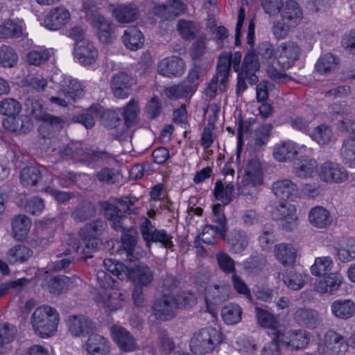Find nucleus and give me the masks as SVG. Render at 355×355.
Returning a JSON list of instances; mask_svg holds the SVG:
<instances>
[{
    "label": "nucleus",
    "mask_w": 355,
    "mask_h": 355,
    "mask_svg": "<svg viewBox=\"0 0 355 355\" xmlns=\"http://www.w3.org/2000/svg\"><path fill=\"white\" fill-rule=\"evenodd\" d=\"M105 223L103 220L97 219L87 223L79 231V235L82 239V243L76 238L69 236L67 240V248L65 250H60L57 257L67 256L72 252L85 254L84 260L92 257L87 254L91 250H95L98 243V236L105 230Z\"/></svg>",
    "instance_id": "obj_1"
},
{
    "label": "nucleus",
    "mask_w": 355,
    "mask_h": 355,
    "mask_svg": "<svg viewBox=\"0 0 355 355\" xmlns=\"http://www.w3.org/2000/svg\"><path fill=\"white\" fill-rule=\"evenodd\" d=\"M227 53L230 60V66L233 64V69L238 72V81L236 85V93L240 94L247 89L246 80L250 85L256 84L259 78L256 72L259 71L260 64L258 55L254 51H249L244 57L241 70L239 71V65L241 61L242 54L236 51L233 55L227 52L223 53L220 55Z\"/></svg>",
    "instance_id": "obj_2"
},
{
    "label": "nucleus",
    "mask_w": 355,
    "mask_h": 355,
    "mask_svg": "<svg viewBox=\"0 0 355 355\" xmlns=\"http://www.w3.org/2000/svg\"><path fill=\"white\" fill-rule=\"evenodd\" d=\"M137 200V197L130 195L117 200L119 207L112 204L107 205L105 207V216L112 229L115 231L123 232L132 228V218L123 213L136 214L137 208L135 202Z\"/></svg>",
    "instance_id": "obj_3"
},
{
    "label": "nucleus",
    "mask_w": 355,
    "mask_h": 355,
    "mask_svg": "<svg viewBox=\"0 0 355 355\" xmlns=\"http://www.w3.org/2000/svg\"><path fill=\"white\" fill-rule=\"evenodd\" d=\"M59 313L50 306L37 307L31 317V323L35 333L41 338L54 335L59 323Z\"/></svg>",
    "instance_id": "obj_4"
},
{
    "label": "nucleus",
    "mask_w": 355,
    "mask_h": 355,
    "mask_svg": "<svg viewBox=\"0 0 355 355\" xmlns=\"http://www.w3.org/2000/svg\"><path fill=\"white\" fill-rule=\"evenodd\" d=\"M223 340V334L213 327H205L194 334L190 340L191 352L196 355H205L214 351Z\"/></svg>",
    "instance_id": "obj_5"
},
{
    "label": "nucleus",
    "mask_w": 355,
    "mask_h": 355,
    "mask_svg": "<svg viewBox=\"0 0 355 355\" xmlns=\"http://www.w3.org/2000/svg\"><path fill=\"white\" fill-rule=\"evenodd\" d=\"M87 21L96 29V35L101 42L112 44L116 38L114 26L112 21L106 18L96 6L86 11Z\"/></svg>",
    "instance_id": "obj_6"
},
{
    "label": "nucleus",
    "mask_w": 355,
    "mask_h": 355,
    "mask_svg": "<svg viewBox=\"0 0 355 355\" xmlns=\"http://www.w3.org/2000/svg\"><path fill=\"white\" fill-rule=\"evenodd\" d=\"M230 73V60L227 53L218 57L216 72L209 82L205 89V94L210 99L214 98L218 89L220 92H225L229 81Z\"/></svg>",
    "instance_id": "obj_7"
},
{
    "label": "nucleus",
    "mask_w": 355,
    "mask_h": 355,
    "mask_svg": "<svg viewBox=\"0 0 355 355\" xmlns=\"http://www.w3.org/2000/svg\"><path fill=\"white\" fill-rule=\"evenodd\" d=\"M139 228L142 238L148 248L153 243H159L162 246L167 249H172L174 246L172 241L173 236L168 234L165 230L155 228L148 218H144Z\"/></svg>",
    "instance_id": "obj_8"
},
{
    "label": "nucleus",
    "mask_w": 355,
    "mask_h": 355,
    "mask_svg": "<svg viewBox=\"0 0 355 355\" xmlns=\"http://www.w3.org/2000/svg\"><path fill=\"white\" fill-rule=\"evenodd\" d=\"M180 309V302L175 295H162L153 304V312L157 320H168L173 318Z\"/></svg>",
    "instance_id": "obj_9"
},
{
    "label": "nucleus",
    "mask_w": 355,
    "mask_h": 355,
    "mask_svg": "<svg viewBox=\"0 0 355 355\" xmlns=\"http://www.w3.org/2000/svg\"><path fill=\"white\" fill-rule=\"evenodd\" d=\"M280 343L287 349L294 351L304 348L309 343V333L304 329L289 330L284 333L275 331Z\"/></svg>",
    "instance_id": "obj_10"
},
{
    "label": "nucleus",
    "mask_w": 355,
    "mask_h": 355,
    "mask_svg": "<svg viewBox=\"0 0 355 355\" xmlns=\"http://www.w3.org/2000/svg\"><path fill=\"white\" fill-rule=\"evenodd\" d=\"M20 113L10 112V114H6V112H3L5 115L3 120V128L12 132H28L33 127L31 115L34 112L28 114Z\"/></svg>",
    "instance_id": "obj_11"
},
{
    "label": "nucleus",
    "mask_w": 355,
    "mask_h": 355,
    "mask_svg": "<svg viewBox=\"0 0 355 355\" xmlns=\"http://www.w3.org/2000/svg\"><path fill=\"white\" fill-rule=\"evenodd\" d=\"M135 84V78L128 70L120 71L114 73L110 80V87L114 96L119 98H127Z\"/></svg>",
    "instance_id": "obj_12"
},
{
    "label": "nucleus",
    "mask_w": 355,
    "mask_h": 355,
    "mask_svg": "<svg viewBox=\"0 0 355 355\" xmlns=\"http://www.w3.org/2000/svg\"><path fill=\"white\" fill-rule=\"evenodd\" d=\"M347 345L345 338L334 331H329L324 342L318 346V352L324 355H344Z\"/></svg>",
    "instance_id": "obj_13"
},
{
    "label": "nucleus",
    "mask_w": 355,
    "mask_h": 355,
    "mask_svg": "<svg viewBox=\"0 0 355 355\" xmlns=\"http://www.w3.org/2000/svg\"><path fill=\"white\" fill-rule=\"evenodd\" d=\"M58 154L61 157L71 159H78L84 154L92 155L97 159H107L110 157L109 153L106 151L94 150L90 148H84L80 141H71L59 150Z\"/></svg>",
    "instance_id": "obj_14"
},
{
    "label": "nucleus",
    "mask_w": 355,
    "mask_h": 355,
    "mask_svg": "<svg viewBox=\"0 0 355 355\" xmlns=\"http://www.w3.org/2000/svg\"><path fill=\"white\" fill-rule=\"evenodd\" d=\"M66 324L69 332L74 337H85L96 329L95 323L85 315H70Z\"/></svg>",
    "instance_id": "obj_15"
},
{
    "label": "nucleus",
    "mask_w": 355,
    "mask_h": 355,
    "mask_svg": "<svg viewBox=\"0 0 355 355\" xmlns=\"http://www.w3.org/2000/svg\"><path fill=\"white\" fill-rule=\"evenodd\" d=\"M319 177L326 182L341 183L348 179L347 171L340 164L332 162H326L319 169Z\"/></svg>",
    "instance_id": "obj_16"
},
{
    "label": "nucleus",
    "mask_w": 355,
    "mask_h": 355,
    "mask_svg": "<svg viewBox=\"0 0 355 355\" xmlns=\"http://www.w3.org/2000/svg\"><path fill=\"white\" fill-rule=\"evenodd\" d=\"M279 55L277 62L283 70L292 67L299 59L301 53L300 46L291 41L282 43L279 46Z\"/></svg>",
    "instance_id": "obj_17"
},
{
    "label": "nucleus",
    "mask_w": 355,
    "mask_h": 355,
    "mask_svg": "<svg viewBox=\"0 0 355 355\" xmlns=\"http://www.w3.org/2000/svg\"><path fill=\"white\" fill-rule=\"evenodd\" d=\"M35 117L42 122L38 128V132L44 139L51 138L55 132L60 131L63 127V121L60 117L53 116L48 112H39Z\"/></svg>",
    "instance_id": "obj_18"
},
{
    "label": "nucleus",
    "mask_w": 355,
    "mask_h": 355,
    "mask_svg": "<svg viewBox=\"0 0 355 355\" xmlns=\"http://www.w3.org/2000/svg\"><path fill=\"white\" fill-rule=\"evenodd\" d=\"M157 71L160 75L168 78L179 77L185 71V62L178 56L165 58L158 64Z\"/></svg>",
    "instance_id": "obj_19"
},
{
    "label": "nucleus",
    "mask_w": 355,
    "mask_h": 355,
    "mask_svg": "<svg viewBox=\"0 0 355 355\" xmlns=\"http://www.w3.org/2000/svg\"><path fill=\"white\" fill-rule=\"evenodd\" d=\"M110 331L114 341L121 350L129 352L137 349L136 339L125 328L114 325L111 327Z\"/></svg>",
    "instance_id": "obj_20"
},
{
    "label": "nucleus",
    "mask_w": 355,
    "mask_h": 355,
    "mask_svg": "<svg viewBox=\"0 0 355 355\" xmlns=\"http://www.w3.org/2000/svg\"><path fill=\"white\" fill-rule=\"evenodd\" d=\"M230 287L227 285L214 284L209 286L205 293V302L210 313L214 310V306L225 302L229 297Z\"/></svg>",
    "instance_id": "obj_21"
},
{
    "label": "nucleus",
    "mask_w": 355,
    "mask_h": 355,
    "mask_svg": "<svg viewBox=\"0 0 355 355\" xmlns=\"http://www.w3.org/2000/svg\"><path fill=\"white\" fill-rule=\"evenodd\" d=\"M74 55L81 64L91 65L98 58V51L90 41H78L75 44Z\"/></svg>",
    "instance_id": "obj_22"
},
{
    "label": "nucleus",
    "mask_w": 355,
    "mask_h": 355,
    "mask_svg": "<svg viewBox=\"0 0 355 355\" xmlns=\"http://www.w3.org/2000/svg\"><path fill=\"white\" fill-rule=\"evenodd\" d=\"M295 209L287 202H279L277 205L271 206L270 210L272 219L275 220H285L287 225H284L286 230H291L295 226L296 216H295Z\"/></svg>",
    "instance_id": "obj_23"
},
{
    "label": "nucleus",
    "mask_w": 355,
    "mask_h": 355,
    "mask_svg": "<svg viewBox=\"0 0 355 355\" xmlns=\"http://www.w3.org/2000/svg\"><path fill=\"white\" fill-rule=\"evenodd\" d=\"M282 21L288 26L295 27L303 19V11L300 5L295 0H287L280 11Z\"/></svg>",
    "instance_id": "obj_24"
},
{
    "label": "nucleus",
    "mask_w": 355,
    "mask_h": 355,
    "mask_svg": "<svg viewBox=\"0 0 355 355\" xmlns=\"http://www.w3.org/2000/svg\"><path fill=\"white\" fill-rule=\"evenodd\" d=\"M343 281V277L340 272H330L315 282L314 290L320 293L332 294L339 289Z\"/></svg>",
    "instance_id": "obj_25"
},
{
    "label": "nucleus",
    "mask_w": 355,
    "mask_h": 355,
    "mask_svg": "<svg viewBox=\"0 0 355 355\" xmlns=\"http://www.w3.org/2000/svg\"><path fill=\"white\" fill-rule=\"evenodd\" d=\"M69 18L70 13L65 8L57 7L46 16L42 24L49 30L55 31L65 25Z\"/></svg>",
    "instance_id": "obj_26"
},
{
    "label": "nucleus",
    "mask_w": 355,
    "mask_h": 355,
    "mask_svg": "<svg viewBox=\"0 0 355 355\" xmlns=\"http://www.w3.org/2000/svg\"><path fill=\"white\" fill-rule=\"evenodd\" d=\"M187 6L180 0H170L166 4L155 7V14L166 20L184 13Z\"/></svg>",
    "instance_id": "obj_27"
},
{
    "label": "nucleus",
    "mask_w": 355,
    "mask_h": 355,
    "mask_svg": "<svg viewBox=\"0 0 355 355\" xmlns=\"http://www.w3.org/2000/svg\"><path fill=\"white\" fill-rule=\"evenodd\" d=\"M293 318L299 325L311 329H315L321 322L319 313L312 309L300 308L297 309Z\"/></svg>",
    "instance_id": "obj_28"
},
{
    "label": "nucleus",
    "mask_w": 355,
    "mask_h": 355,
    "mask_svg": "<svg viewBox=\"0 0 355 355\" xmlns=\"http://www.w3.org/2000/svg\"><path fill=\"white\" fill-rule=\"evenodd\" d=\"M129 276L135 285L144 287L153 281L154 272L147 265L139 263L131 268Z\"/></svg>",
    "instance_id": "obj_29"
},
{
    "label": "nucleus",
    "mask_w": 355,
    "mask_h": 355,
    "mask_svg": "<svg viewBox=\"0 0 355 355\" xmlns=\"http://www.w3.org/2000/svg\"><path fill=\"white\" fill-rule=\"evenodd\" d=\"M272 191L277 198L283 200L296 197L298 193L297 185L288 179L275 182Z\"/></svg>",
    "instance_id": "obj_30"
},
{
    "label": "nucleus",
    "mask_w": 355,
    "mask_h": 355,
    "mask_svg": "<svg viewBox=\"0 0 355 355\" xmlns=\"http://www.w3.org/2000/svg\"><path fill=\"white\" fill-rule=\"evenodd\" d=\"M60 85L59 93L71 100L73 103L83 96L84 91L81 84L71 77L64 78Z\"/></svg>",
    "instance_id": "obj_31"
},
{
    "label": "nucleus",
    "mask_w": 355,
    "mask_h": 355,
    "mask_svg": "<svg viewBox=\"0 0 355 355\" xmlns=\"http://www.w3.org/2000/svg\"><path fill=\"white\" fill-rule=\"evenodd\" d=\"M275 258L284 266L295 263L297 250L291 243H281L275 246Z\"/></svg>",
    "instance_id": "obj_32"
},
{
    "label": "nucleus",
    "mask_w": 355,
    "mask_h": 355,
    "mask_svg": "<svg viewBox=\"0 0 355 355\" xmlns=\"http://www.w3.org/2000/svg\"><path fill=\"white\" fill-rule=\"evenodd\" d=\"M331 310L336 318L347 320L355 314V303L352 300H337L331 303Z\"/></svg>",
    "instance_id": "obj_33"
},
{
    "label": "nucleus",
    "mask_w": 355,
    "mask_h": 355,
    "mask_svg": "<svg viewBox=\"0 0 355 355\" xmlns=\"http://www.w3.org/2000/svg\"><path fill=\"white\" fill-rule=\"evenodd\" d=\"M112 15L119 23H131L137 19L139 10L133 4H121L113 9Z\"/></svg>",
    "instance_id": "obj_34"
},
{
    "label": "nucleus",
    "mask_w": 355,
    "mask_h": 355,
    "mask_svg": "<svg viewBox=\"0 0 355 355\" xmlns=\"http://www.w3.org/2000/svg\"><path fill=\"white\" fill-rule=\"evenodd\" d=\"M122 119V125L116 132H110V137L120 142L127 140L128 128L134 127L137 122V112H119Z\"/></svg>",
    "instance_id": "obj_35"
},
{
    "label": "nucleus",
    "mask_w": 355,
    "mask_h": 355,
    "mask_svg": "<svg viewBox=\"0 0 355 355\" xmlns=\"http://www.w3.org/2000/svg\"><path fill=\"white\" fill-rule=\"evenodd\" d=\"M122 41L127 49L131 51H137L143 46L144 36L137 27L131 26L124 31Z\"/></svg>",
    "instance_id": "obj_36"
},
{
    "label": "nucleus",
    "mask_w": 355,
    "mask_h": 355,
    "mask_svg": "<svg viewBox=\"0 0 355 355\" xmlns=\"http://www.w3.org/2000/svg\"><path fill=\"white\" fill-rule=\"evenodd\" d=\"M44 171V168H41L39 166L24 167L20 172L21 184L26 187L36 186L42 180V173Z\"/></svg>",
    "instance_id": "obj_37"
},
{
    "label": "nucleus",
    "mask_w": 355,
    "mask_h": 355,
    "mask_svg": "<svg viewBox=\"0 0 355 355\" xmlns=\"http://www.w3.org/2000/svg\"><path fill=\"white\" fill-rule=\"evenodd\" d=\"M310 223L317 228H326L332 222L329 211L320 206L312 208L309 213Z\"/></svg>",
    "instance_id": "obj_38"
},
{
    "label": "nucleus",
    "mask_w": 355,
    "mask_h": 355,
    "mask_svg": "<svg viewBox=\"0 0 355 355\" xmlns=\"http://www.w3.org/2000/svg\"><path fill=\"white\" fill-rule=\"evenodd\" d=\"M336 257L342 262H349L355 259V239H343L336 249Z\"/></svg>",
    "instance_id": "obj_39"
},
{
    "label": "nucleus",
    "mask_w": 355,
    "mask_h": 355,
    "mask_svg": "<svg viewBox=\"0 0 355 355\" xmlns=\"http://www.w3.org/2000/svg\"><path fill=\"white\" fill-rule=\"evenodd\" d=\"M298 153L297 146L292 141H285L275 146L273 155L279 162H286L293 159Z\"/></svg>",
    "instance_id": "obj_40"
},
{
    "label": "nucleus",
    "mask_w": 355,
    "mask_h": 355,
    "mask_svg": "<svg viewBox=\"0 0 355 355\" xmlns=\"http://www.w3.org/2000/svg\"><path fill=\"white\" fill-rule=\"evenodd\" d=\"M33 254V251L28 246L22 244L11 248L7 253V259L10 263H24Z\"/></svg>",
    "instance_id": "obj_41"
},
{
    "label": "nucleus",
    "mask_w": 355,
    "mask_h": 355,
    "mask_svg": "<svg viewBox=\"0 0 355 355\" xmlns=\"http://www.w3.org/2000/svg\"><path fill=\"white\" fill-rule=\"evenodd\" d=\"M177 30L184 40H193L200 30V24L196 21L180 19L177 24Z\"/></svg>",
    "instance_id": "obj_42"
},
{
    "label": "nucleus",
    "mask_w": 355,
    "mask_h": 355,
    "mask_svg": "<svg viewBox=\"0 0 355 355\" xmlns=\"http://www.w3.org/2000/svg\"><path fill=\"white\" fill-rule=\"evenodd\" d=\"M24 23L23 21L8 19L0 26V37H19L24 33Z\"/></svg>",
    "instance_id": "obj_43"
},
{
    "label": "nucleus",
    "mask_w": 355,
    "mask_h": 355,
    "mask_svg": "<svg viewBox=\"0 0 355 355\" xmlns=\"http://www.w3.org/2000/svg\"><path fill=\"white\" fill-rule=\"evenodd\" d=\"M243 310L235 303H228L221 310V316L223 321L229 325H234L241 322Z\"/></svg>",
    "instance_id": "obj_44"
},
{
    "label": "nucleus",
    "mask_w": 355,
    "mask_h": 355,
    "mask_svg": "<svg viewBox=\"0 0 355 355\" xmlns=\"http://www.w3.org/2000/svg\"><path fill=\"white\" fill-rule=\"evenodd\" d=\"M340 156L345 164L355 168V137H348L343 139Z\"/></svg>",
    "instance_id": "obj_45"
},
{
    "label": "nucleus",
    "mask_w": 355,
    "mask_h": 355,
    "mask_svg": "<svg viewBox=\"0 0 355 355\" xmlns=\"http://www.w3.org/2000/svg\"><path fill=\"white\" fill-rule=\"evenodd\" d=\"M87 349L89 354L105 355L109 350V346L104 337L99 334H92L87 342Z\"/></svg>",
    "instance_id": "obj_46"
},
{
    "label": "nucleus",
    "mask_w": 355,
    "mask_h": 355,
    "mask_svg": "<svg viewBox=\"0 0 355 355\" xmlns=\"http://www.w3.org/2000/svg\"><path fill=\"white\" fill-rule=\"evenodd\" d=\"M245 185L252 184L254 187L261 184L262 169L258 160L251 159L249 161L245 170Z\"/></svg>",
    "instance_id": "obj_47"
},
{
    "label": "nucleus",
    "mask_w": 355,
    "mask_h": 355,
    "mask_svg": "<svg viewBox=\"0 0 355 355\" xmlns=\"http://www.w3.org/2000/svg\"><path fill=\"white\" fill-rule=\"evenodd\" d=\"M32 223L31 219L24 214L15 216L12 220V229L15 236L21 239L28 234Z\"/></svg>",
    "instance_id": "obj_48"
},
{
    "label": "nucleus",
    "mask_w": 355,
    "mask_h": 355,
    "mask_svg": "<svg viewBox=\"0 0 355 355\" xmlns=\"http://www.w3.org/2000/svg\"><path fill=\"white\" fill-rule=\"evenodd\" d=\"M334 266L332 258L329 256L317 257L311 266V272L313 276L322 277L330 273Z\"/></svg>",
    "instance_id": "obj_49"
},
{
    "label": "nucleus",
    "mask_w": 355,
    "mask_h": 355,
    "mask_svg": "<svg viewBox=\"0 0 355 355\" xmlns=\"http://www.w3.org/2000/svg\"><path fill=\"white\" fill-rule=\"evenodd\" d=\"M249 241L248 234L242 230H233L229 239V244L236 253L245 250L249 245Z\"/></svg>",
    "instance_id": "obj_50"
},
{
    "label": "nucleus",
    "mask_w": 355,
    "mask_h": 355,
    "mask_svg": "<svg viewBox=\"0 0 355 355\" xmlns=\"http://www.w3.org/2000/svg\"><path fill=\"white\" fill-rule=\"evenodd\" d=\"M96 209L89 202H82L71 212V217L77 222H84L94 216Z\"/></svg>",
    "instance_id": "obj_51"
},
{
    "label": "nucleus",
    "mask_w": 355,
    "mask_h": 355,
    "mask_svg": "<svg viewBox=\"0 0 355 355\" xmlns=\"http://www.w3.org/2000/svg\"><path fill=\"white\" fill-rule=\"evenodd\" d=\"M54 54L53 49L38 47L30 51L26 55L27 62L34 66L46 62Z\"/></svg>",
    "instance_id": "obj_52"
},
{
    "label": "nucleus",
    "mask_w": 355,
    "mask_h": 355,
    "mask_svg": "<svg viewBox=\"0 0 355 355\" xmlns=\"http://www.w3.org/2000/svg\"><path fill=\"white\" fill-rule=\"evenodd\" d=\"M255 313L257 322L261 327L270 329L272 332L277 331L276 329L279 323L270 312L264 309L256 307Z\"/></svg>",
    "instance_id": "obj_53"
},
{
    "label": "nucleus",
    "mask_w": 355,
    "mask_h": 355,
    "mask_svg": "<svg viewBox=\"0 0 355 355\" xmlns=\"http://www.w3.org/2000/svg\"><path fill=\"white\" fill-rule=\"evenodd\" d=\"M96 114L98 112H96ZM100 122L105 128L116 132L122 125V119L119 112H98Z\"/></svg>",
    "instance_id": "obj_54"
},
{
    "label": "nucleus",
    "mask_w": 355,
    "mask_h": 355,
    "mask_svg": "<svg viewBox=\"0 0 355 355\" xmlns=\"http://www.w3.org/2000/svg\"><path fill=\"white\" fill-rule=\"evenodd\" d=\"M307 275L291 270L283 275L284 283L289 288L297 291L301 289L306 283Z\"/></svg>",
    "instance_id": "obj_55"
},
{
    "label": "nucleus",
    "mask_w": 355,
    "mask_h": 355,
    "mask_svg": "<svg viewBox=\"0 0 355 355\" xmlns=\"http://www.w3.org/2000/svg\"><path fill=\"white\" fill-rule=\"evenodd\" d=\"M234 187L232 182L225 187L223 183L219 180L216 182L213 193L216 200H220L223 205H226L232 200Z\"/></svg>",
    "instance_id": "obj_56"
},
{
    "label": "nucleus",
    "mask_w": 355,
    "mask_h": 355,
    "mask_svg": "<svg viewBox=\"0 0 355 355\" xmlns=\"http://www.w3.org/2000/svg\"><path fill=\"white\" fill-rule=\"evenodd\" d=\"M272 126L266 124L257 128L254 131L253 147L254 150H261L265 146L270 137Z\"/></svg>",
    "instance_id": "obj_57"
},
{
    "label": "nucleus",
    "mask_w": 355,
    "mask_h": 355,
    "mask_svg": "<svg viewBox=\"0 0 355 355\" xmlns=\"http://www.w3.org/2000/svg\"><path fill=\"white\" fill-rule=\"evenodd\" d=\"M318 164L313 159L306 158L300 161L293 168V173L300 178H310L315 173Z\"/></svg>",
    "instance_id": "obj_58"
},
{
    "label": "nucleus",
    "mask_w": 355,
    "mask_h": 355,
    "mask_svg": "<svg viewBox=\"0 0 355 355\" xmlns=\"http://www.w3.org/2000/svg\"><path fill=\"white\" fill-rule=\"evenodd\" d=\"M339 63V58L331 53L322 55L315 64V69L320 73H328L334 70Z\"/></svg>",
    "instance_id": "obj_59"
},
{
    "label": "nucleus",
    "mask_w": 355,
    "mask_h": 355,
    "mask_svg": "<svg viewBox=\"0 0 355 355\" xmlns=\"http://www.w3.org/2000/svg\"><path fill=\"white\" fill-rule=\"evenodd\" d=\"M310 136L318 144L326 145L330 142L333 137V131L329 125L322 123L315 127Z\"/></svg>",
    "instance_id": "obj_60"
},
{
    "label": "nucleus",
    "mask_w": 355,
    "mask_h": 355,
    "mask_svg": "<svg viewBox=\"0 0 355 355\" xmlns=\"http://www.w3.org/2000/svg\"><path fill=\"white\" fill-rule=\"evenodd\" d=\"M18 61L16 51L11 47L3 45L0 46V66L5 68L14 67Z\"/></svg>",
    "instance_id": "obj_61"
},
{
    "label": "nucleus",
    "mask_w": 355,
    "mask_h": 355,
    "mask_svg": "<svg viewBox=\"0 0 355 355\" xmlns=\"http://www.w3.org/2000/svg\"><path fill=\"white\" fill-rule=\"evenodd\" d=\"M121 236V243L123 249L126 252L127 257L132 260L133 257V252L135 249L137 237L135 232H132V228L125 230Z\"/></svg>",
    "instance_id": "obj_62"
},
{
    "label": "nucleus",
    "mask_w": 355,
    "mask_h": 355,
    "mask_svg": "<svg viewBox=\"0 0 355 355\" xmlns=\"http://www.w3.org/2000/svg\"><path fill=\"white\" fill-rule=\"evenodd\" d=\"M258 240L262 250H266L272 248L276 241L274 228L270 225L264 226Z\"/></svg>",
    "instance_id": "obj_63"
},
{
    "label": "nucleus",
    "mask_w": 355,
    "mask_h": 355,
    "mask_svg": "<svg viewBox=\"0 0 355 355\" xmlns=\"http://www.w3.org/2000/svg\"><path fill=\"white\" fill-rule=\"evenodd\" d=\"M96 179L107 184H113L119 180L120 173L118 170L113 168L104 167L95 175Z\"/></svg>",
    "instance_id": "obj_64"
}]
</instances>
